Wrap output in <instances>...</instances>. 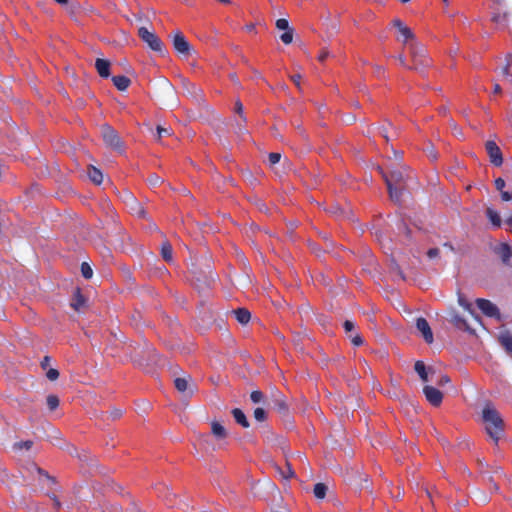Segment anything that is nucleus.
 <instances>
[{
  "instance_id": "nucleus-1",
  "label": "nucleus",
  "mask_w": 512,
  "mask_h": 512,
  "mask_svg": "<svg viewBox=\"0 0 512 512\" xmlns=\"http://www.w3.org/2000/svg\"><path fill=\"white\" fill-rule=\"evenodd\" d=\"M482 417L488 435L497 442L503 433V420L500 414L493 406L486 405Z\"/></svg>"
},
{
  "instance_id": "nucleus-2",
  "label": "nucleus",
  "mask_w": 512,
  "mask_h": 512,
  "mask_svg": "<svg viewBox=\"0 0 512 512\" xmlns=\"http://www.w3.org/2000/svg\"><path fill=\"white\" fill-rule=\"evenodd\" d=\"M378 169L385 180L390 198L393 201L398 202L400 200L401 190L405 182L406 174L401 170H392L389 173H386L381 168Z\"/></svg>"
},
{
  "instance_id": "nucleus-3",
  "label": "nucleus",
  "mask_w": 512,
  "mask_h": 512,
  "mask_svg": "<svg viewBox=\"0 0 512 512\" xmlns=\"http://www.w3.org/2000/svg\"><path fill=\"white\" fill-rule=\"evenodd\" d=\"M409 51L413 62L411 69L423 73L431 64V59L427 56L425 48L418 42H410Z\"/></svg>"
},
{
  "instance_id": "nucleus-4",
  "label": "nucleus",
  "mask_w": 512,
  "mask_h": 512,
  "mask_svg": "<svg viewBox=\"0 0 512 512\" xmlns=\"http://www.w3.org/2000/svg\"><path fill=\"white\" fill-rule=\"evenodd\" d=\"M101 135L105 144L114 150L123 151L122 140L115 129L109 125H103L101 127Z\"/></svg>"
},
{
  "instance_id": "nucleus-5",
  "label": "nucleus",
  "mask_w": 512,
  "mask_h": 512,
  "mask_svg": "<svg viewBox=\"0 0 512 512\" xmlns=\"http://www.w3.org/2000/svg\"><path fill=\"white\" fill-rule=\"evenodd\" d=\"M139 37L147 43V45L156 52L163 51V43L161 39L153 32L149 31L145 27H141L138 30Z\"/></svg>"
},
{
  "instance_id": "nucleus-6",
  "label": "nucleus",
  "mask_w": 512,
  "mask_h": 512,
  "mask_svg": "<svg viewBox=\"0 0 512 512\" xmlns=\"http://www.w3.org/2000/svg\"><path fill=\"white\" fill-rule=\"evenodd\" d=\"M476 305L486 316L501 321V314L498 307L490 300L478 298L476 299Z\"/></svg>"
},
{
  "instance_id": "nucleus-7",
  "label": "nucleus",
  "mask_w": 512,
  "mask_h": 512,
  "mask_svg": "<svg viewBox=\"0 0 512 512\" xmlns=\"http://www.w3.org/2000/svg\"><path fill=\"white\" fill-rule=\"evenodd\" d=\"M392 26L398 30L399 36L397 37L398 41H402L404 44H409V41L414 42V33L412 30L404 24L403 21L396 18L391 22Z\"/></svg>"
},
{
  "instance_id": "nucleus-8",
  "label": "nucleus",
  "mask_w": 512,
  "mask_h": 512,
  "mask_svg": "<svg viewBox=\"0 0 512 512\" xmlns=\"http://www.w3.org/2000/svg\"><path fill=\"white\" fill-rule=\"evenodd\" d=\"M485 147L491 163L497 167L501 166L503 157L499 146L494 141H487Z\"/></svg>"
},
{
  "instance_id": "nucleus-9",
  "label": "nucleus",
  "mask_w": 512,
  "mask_h": 512,
  "mask_svg": "<svg viewBox=\"0 0 512 512\" xmlns=\"http://www.w3.org/2000/svg\"><path fill=\"white\" fill-rule=\"evenodd\" d=\"M171 37L175 50L180 54L187 55L190 50V44L183 33L176 31Z\"/></svg>"
},
{
  "instance_id": "nucleus-10",
  "label": "nucleus",
  "mask_w": 512,
  "mask_h": 512,
  "mask_svg": "<svg viewBox=\"0 0 512 512\" xmlns=\"http://www.w3.org/2000/svg\"><path fill=\"white\" fill-rule=\"evenodd\" d=\"M423 393L427 401L433 406H439L442 403L443 394L437 388L426 385L423 388Z\"/></svg>"
},
{
  "instance_id": "nucleus-11",
  "label": "nucleus",
  "mask_w": 512,
  "mask_h": 512,
  "mask_svg": "<svg viewBox=\"0 0 512 512\" xmlns=\"http://www.w3.org/2000/svg\"><path fill=\"white\" fill-rule=\"evenodd\" d=\"M416 328L421 333L422 337L424 338L426 343H432L433 342V333L430 328L429 323L427 320L423 317H419L416 320Z\"/></svg>"
},
{
  "instance_id": "nucleus-12",
  "label": "nucleus",
  "mask_w": 512,
  "mask_h": 512,
  "mask_svg": "<svg viewBox=\"0 0 512 512\" xmlns=\"http://www.w3.org/2000/svg\"><path fill=\"white\" fill-rule=\"evenodd\" d=\"M495 253L499 255L504 265L510 266L512 250L509 244L501 243L499 246L495 248Z\"/></svg>"
},
{
  "instance_id": "nucleus-13",
  "label": "nucleus",
  "mask_w": 512,
  "mask_h": 512,
  "mask_svg": "<svg viewBox=\"0 0 512 512\" xmlns=\"http://www.w3.org/2000/svg\"><path fill=\"white\" fill-rule=\"evenodd\" d=\"M498 339L505 351L512 356V333L509 330L502 331Z\"/></svg>"
},
{
  "instance_id": "nucleus-14",
  "label": "nucleus",
  "mask_w": 512,
  "mask_h": 512,
  "mask_svg": "<svg viewBox=\"0 0 512 512\" xmlns=\"http://www.w3.org/2000/svg\"><path fill=\"white\" fill-rule=\"evenodd\" d=\"M95 68L101 77H103V78L109 77L110 62L108 60L98 58L95 62Z\"/></svg>"
},
{
  "instance_id": "nucleus-15",
  "label": "nucleus",
  "mask_w": 512,
  "mask_h": 512,
  "mask_svg": "<svg viewBox=\"0 0 512 512\" xmlns=\"http://www.w3.org/2000/svg\"><path fill=\"white\" fill-rule=\"evenodd\" d=\"M112 81L116 88L120 91H125L131 83L130 79L124 75L114 76Z\"/></svg>"
},
{
  "instance_id": "nucleus-16",
  "label": "nucleus",
  "mask_w": 512,
  "mask_h": 512,
  "mask_svg": "<svg viewBox=\"0 0 512 512\" xmlns=\"http://www.w3.org/2000/svg\"><path fill=\"white\" fill-rule=\"evenodd\" d=\"M486 216L490 220L491 224L495 228L501 227L502 221L499 213L494 210L493 208H487L486 209Z\"/></svg>"
},
{
  "instance_id": "nucleus-17",
  "label": "nucleus",
  "mask_w": 512,
  "mask_h": 512,
  "mask_svg": "<svg viewBox=\"0 0 512 512\" xmlns=\"http://www.w3.org/2000/svg\"><path fill=\"white\" fill-rule=\"evenodd\" d=\"M211 432L217 439H224L227 436L225 427L217 421L211 423Z\"/></svg>"
},
{
  "instance_id": "nucleus-18",
  "label": "nucleus",
  "mask_w": 512,
  "mask_h": 512,
  "mask_svg": "<svg viewBox=\"0 0 512 512\" xmlns=\"http://www.w3.org/2000/svg\"><path fill=\"white\" fill-rule=\"evenodd\" d=\"M232 415H233V417H234L235 421H236L239 425H241V426H242V427H244V428H248V427H249V422H248V420H247V418H246V416H245L244 412H243L241 409H239V408H234V409L232 410Z\"/></svg>"
},
{
  "instance_id": "nucleus-19",
  "label": "nucleus",
  "mask_w": 512,
  "mask_h": 512,
  "mask_svg": "<svg viewBox=\"0 0 512 512\" xmlns=\"http://www.w3.org/2000/svg\"><path fill=\"white\" fill-rule=\"evenodd\" d=\"M237 321L241 324H247L251 318L250 312L245 308H239L233 311Z\"/></svg>"
},
{
  "instance_id": "nucleus-20",
  "label": "nucleus",
  "mask_w": 512,
  "mask_h": 512,
  "mask_svg": "<svg viewBox=\"0 0 512 512\" xmlns=\"http://www.w3.org/2000/svg\"><path fill=\"white\" fill-rule=\"evenodd\" d=\"M88 176H89V179L97 185L101 184L103 181L102 172L99 169L95 168L94 166H89Z\"/></svg>"
},
{
  "instance_id": "nucleus-21",
  "label": "nucleus",
  "mask_w": 512,
  "mask_h": 512,
  "mask_svg": "<svg viewBox=\"0 0 512 512\" xmlns=\"http://www.w3.org/2000/svg\"><path fill=\"white\" fill-rule=\"evenodd\" d=\"M84 304H85V298L80 293V290L77 289L73 296L71 306L74 310L79 311L84 306Z\"/></svg>"
},
{
  "instance_id": "nucleus-22",
  "label": "nucleus",
  "mask_w": 512,
  "mask_h": 512,
  "mask_svg": "<svg viewBox=\"0 0 512 512\" xmlns=\"http://www.w3.org/2000/svg\"><path fill=\"white\" fill-rule=\"evenodd\" d=\"M415 371L419 375L422 381L427 382L428 381V372L426 370V366L422 361H417L415 363Z\"/></svg>"
},
{
  "instance_id": "nucleus-23",
  "label": "nucleus",
  "mask_w": 512,
  "mask_h": 512,
  "mask_svg": "<svg viewBox=\"0 0 512 512\" xmlns=\"http://www.w3.org/2000/svg\"><path fill=\"white\" fill-rule=\"evenodd\" d=\"M502 74L506 80L512 83V54L507 57V64L502 69Z\"/></svg>"
},
{
  "instance_id": "nucleus-24",
  "label": "nucleus",
  "mask_w": 512,
  "mask_h": 512,
  "mask_svg": "<svg viewBox=\"0 0 512 512\" xmlns=\"http://www.w3.org/2000/svg\"><path fill=\"white\" fill-rule=\"evenodd\" d=\"M451 322L459 329H468L466 320L459 314H453L451 317Z\"/></svg>"
},
{
  "instance_id": "nucleus-25",
  "label": "nucleus",
  "mask_w": 512,
  "mask_h": 512,
  "mask_svg": "<svg viewBox=\"0 0 512 512\" xmlns=\"http://www.w3.org/2000/svg\"><path fill=\"white\" fill-rule=\"evenodd\" d=\"M161 255L166 262H172V246L169 243H164L162 245Z\"/></svg>"
},
{
  "instance_id": "nucleus-26",
  "label": "nucleus",
  "mask_w": 512,
  "mask_h": 512,
  "mask_svg": "<svg viewBox=\"0 0 512 512\" xmlns=\"http://www.w3.org/2000/svg\"><path fill=\"white\" fill-rule=\"evenodd\" d=\"M313 492L316 498L323 499L326 496L327 486L323 483H317L314 486Z\"/></svg>"
},
{
  "instance_id": "nucleus-27",
  "label": "nucleus",
  "mask_w": 512,
  "mask_h": 512,
  "mask_svg": "<svg viewBox=\"0 0 512 512\" xmlns=\"http://www.w3.org/2000/svg\"><path fill=\"white\" fill-rule=\"evenodd\" d=\"M492 21L501 27H505L507 25V14L494 13L492 16Z\"/></svg>"
},
{
  "instance_id": "nucleus-28",
  "label": "nucleus",
  "mask_w": 512,
  "mask_h": 512,
  "mask_svg": "<svg viewBox=\"0 0 512 512\" xmlns=\"http://www.w3.org/2000/svg\"><path fill=\"white\" fill-rule=\"evenodd\" d=\"M33 446V442L31 440L20 441L13 444L14 451H20L22 449L29 450Z\"/></svg>"
},
{
  "instance_id": "nucleus-29",
  "label": "nucleus",
  "mask_w": 512,
  "mask_h": 512,
  "mask_svg": "<svg viewBox=\"0 0 512 512\" xmlns=\"http://www.w3.org/2000/svg\"><path fill=\"white\" fill-rule=\"evenodd\" d=\"M174 383H175V387L180 392H185L188 389V381L186 378H181V377L176 378L174 380Z\"/></svg>"
},
{
  "instance_id": "nucleus-30",
  "label": "nucleus",
  "mask_w": 512,
  "mask_h": 512,
  "mask_svg": "<svg viewBox=\"0 0 512 512\" xmlns=\"http://www.w3.org/2000/svg\"><path fill=\"white\" fill-rule=\"evenodd\" d=\"M81 273L85 279H90L93 275V270L87 262L81 264Z\"/></svg>"
},
{
  "instance_id": "nucleus-31",
  "label": "nucleus",
  "mask_w": 512,
  "mask_h": 512,
  "mask_svg": "<svg viewBox=\"0 0 512 512\" xmlns=\"http://www.w3.org/2000/svg\"><path fill=\"white\" fill-rule=\"evenodd\" d=\"M264 398V394L259 390L253 391L250 395L251 401L255 404L262 403L264 401Z\"/></svg>"
},
{
  "instance_id": "nucleus-32",
  "label": "nucleus",
  "mask_w": 512,
  "mask_h": 512,
  "mask_svg": "<svg viewBox=\"0 0 512 512\" xmlns=\"http://www.w3.org/2000/svg\"><path fill=\"white\" fill-rule=\"evenodd\" d=\"M47 406L48 408L53 411L59 406V399L55 395H49L47 397Z\"/></svg>"
},
{
  "instance_id": "nucleus-33",
  "label": "nucleus",
  "mask_w": 512,
  "mask_h": 512,
  "mask_svg": "<svg viewBox=\"0 0 512 512\" xmlns=\"http://www.w3.org/2000/svg\"><path fill=\"white\" fill-rule=\"evenodd\" d=\"M33 469L40 475V476H43L45 477L49 482H51L52 484H55V478L50 476L46 471H44L43 469H41L40 467H38L37 465H33Z\"/></svg>"
},
{
  "instance_id": "nucleus-34",
  "label": "nucleus",
  "mask_w": 512,
  "mask_h": 512,
  "mask_svg": "<svg viewBox=\"0 0 512 512\" xmlns=\"http://www.w3.org/2000/svg\"><path fill=\"white\" fill-rule=\"evenodd\" d=\"M280 39L285 44H290L293 40V30L290 28L285 30V32L280 36Z\"/></svg>"
},
{
  "instance_id": "nucleus-35",
  "label": "nucleus",
  "mask_w": 512,
  "mask_h": 512,
  "mask_svg": "<svg viewBox=\"0 0 512 512\" xmlns=\"http://www.w3.org/2000/svg\"><path fill=\"white\" fill-rule=\"evenodd\" d=\"M274 406L281 413H285L288 410V406L283 399H276L274 401Z\"/></svg>"
},
{
  "instance_id": "nucleus-36",
  "label": "nucleus",
  "mask_w": 512,
  "mask_h": 512,
  "mask_svg": "<svg viewBox=\"0 0 512 512\" xmlns=\"http://www.w3.org/2000/svg\"><path fill=\"white\" fill-rule=\"evenodd\" d=\"M254 418L259 421V422H262L266 419V412L263 408H256L254 410Z\"/></svg>"
},
{
  "instance_id": "nucleus-37",
  "label": "nucleus",
  "mask_w": 512,
  "mask_h": 512,
  "mask_svg": "<svg viewBox=\"0 0 512 512\" xmlns=\"http://www.w3.org/2000/svg\"><path fill=\"white\" fill-rule=\"evenodd\" d=\"M348 337L350 338L352 344L355 345V346H360L363 343L362 337L359 334H357V333L350 334V335H348Z\"/></svg>"
},
{
  "instance_id": "nucleus-38",
  "label": "nucleus",
  "mask_w": 512,
  "mask_h": 512,
  "mask_svg": "<svg viewBox=\"0 0 512 512\" xmlns=\"http://www.w3.org/2000/svg\"><path fill=\"white\" fill-rule=\"evenodd\" d=\"M276 27L280 30H288L290 29L289 27V22L284 19V18H280L276 21Z\"/></svg>"
},
{
  "instance_id": "nucleus-39",
  "label": "nucleus",
  "mask_w": 512,
  "mask_h": 512,
  "mask_svg": "<svg viewBox=\"0 0 512 512\" xmlns=\"http://www.w3.org/2000/svg\"><path fill=\"white\" fill-rule=\"evenodd\" d=\"M268 158H269L270 164L274 165V164H277L280 161L281 154L280 153L272 152V153L269 154Z\"/></svg>"
},
{
  "instance_id": "nucleus-40",
  "label": "nucleus",
  "mask_w": 512,
  "mask_h": 512,
  "mask_svg": "<svg viewBox=\"0 0 512 512\" xmlns=\"http://www.w3.org/2000/svg\"><path fill=\"white\" fill-rule=\"evenodd\" d=\"M344 326V329H345V332L350 335V334H353V331H354V328H355V325L352 321H349V320H346L343 324Z\"/></svg>"
},
{
  "instance_id": "nucleus-41",
  "label": "nucleus",
  "mask_w": 512,
  "mask_h": 512,
  "mask_svg": "<svg viewBox=\"0 0 512 512\" xmlns=\"http://www.w3.org/2000/svg\"><path fill=\"white\" fill-rule=\"evenodd\" d=\"M46 376L49 380L54 381L59 377V372L56 369H49L46 373Z\"/></svg>"
},
{
  "instance_id": "nucleus-42",
  "label": "nucleus",
  "mask_w": 512,
  "mask_h": 512,
  "mask_svg": "<svg viewBox=\"0 0 512 512\" xmlns=\"http://www.w3.org/2000/svg\"><path fill=\"white\" fill-rule=\"evenodd\" d=\"M148 182L151 186H157L159 183L162 182V179L159 176L153 174L149 176Z\"/></svg>"
},
{
  "instance_id": "nucleus-43",
  "label": "nucleus",
  "mask_w": 512,
  "mask_h": 512,
  "mask_svg": "<svg viewBox=\"0 0 512 512\" xmlns=\"http://www.w3.org/2000/svg\"><path fill=\"white\" fill-rule=\"evenodd\" d=\"M157 135H158V138L170 135V130L168 128L157 126Z\"/></svg>"
},
{
  "instance_id": "nucleus-44",
  "label": "nucleus",
  "mask_w": 512,
  "mask_h": 512,
  "mask_svg": "<svg viewBox=\"0 0 512 512\" xmlns=\"http://www.w3.org/2000/svg\"><path fill=\"white\" fill-rule=\"evenodd\" d=\"M504 187H505V181H504V179H502V178H497V179L495 180V188H496L497 190H499V191H503Z\"/></svg>"
},
{
  "instance_id": "nucleus-45",
  "label": "nucleus",
  "mask_w": 512,
  "mask_h": 512,
  "mask_svg": "<svg viewBox=\"0 0 512 512\" xmlns=\"http://www.w3.org/2000/svg\"><path fill=\"white\" fill-rule=\"evenodd\" d=\"M397 59H398V61H399V64H400L402 67H405V68H409V69H411V67L407 65L406 57H405L403 54H399V55L397 56Z\"/></svg>"
},
{
  "instance_id": "nucleus-46",
  "label": "nucleus",
  "mask_w": 512,
  "mask_h": 512,
  "mask_svg": "<svg viewBox=\"0 0 512 512\" xmlns=\"http://www.w3.org/2000/svg\"><path fill=\"white\" fill-rule=\"evenodd\" d=\"M439 249L438 248H431L428 250L427 252V256L430 258V259H433L435 257H437L439 255Z\"/></svg>"
},
{
  "instance_id": "nucleus-47",
  "label": "nucleus",
  "mask_w": 512,
  "mask_h": 512,
  "mask_svg": "<svg viewBox=\"0 0 512 512\" xmlns=\"http://www.w3.org/2000/svg\"><path fill=\"white\" fill-rule=\"evenodd\" d=\"M501 198L503 201H510L512 199V194L508 191H501Z\"/></svg>"
},
{
  "instance_id": "nucleus-48",
  "label": "nucleus",
  "mask_w": 512,
  "mask_h": 512,
  "mask_svg": "<svg viewBox=\"0 0 512 512\" xmlns=\"http://www.w3.org/2000/svg\"><path fill=\"white\" fill-rule=\"evenodd\" d=\"M458 302L465 309H467V310L470 309V304L462 296H459Z\"/></svg>"
},
{
  "instance_id": "nucleus-49",
  "label": "nucleus",
  "mask_w": 512,
  "mask_h": 512,
  "mask_svg": "<svg viewBox=\"0 0 512 512\" xmlns=\"http://www.w3.org/2000/svg\"><path fill=\"white\" fill-rule=\"evenodd\" d=\"M450 382V378L449 376L447 375H442L439 379V381L437 382L439 385H444L446 383H449Z\"/></svg>"
},
{
  "instance_id": "nucleus-50",
  "label": "nucleus",
  "mask_w": 512,
  "mask_h": 512,
  "mask_svg": "<svg viewBox=\"0 0 512 512\" xmlns=\"http://www.w3.org/2000/svg\"><path fill=\"white\" fill-rule=\"evenodd\" d=\"M291 80L297 85H300L301 75L300 74H294L291 76Z\"/></svg>"
},
{
  "instance_id": "nucleus-51",
  "label": "nucleus",
  "mask_w": 512,
  "mask_h": 512,
  "mask_svg": "<svg viewBox=\"0 0 512 512\" xmlns=\"http://www.w3.org/2000/svg\"><path fill=\"white\" fill-rule=\"evenodd\" d=\"M50 358L48 356H45L43 360L41 361V366L43 369H45L49 364Z\"/></svg>"
},
{
  "instance_id": "nucleus-52",
  "label": "nucleus",
  "mask_w": 512,
  "mask_h": 512,
  "mask_svg": "<svg viewBox=\"0 0 512 512\" xmlns=\"http://www.w3.org/2000/svg\"><path fill=\"white\" fill-rule=\"evenodd\" d=\"M236 111H237V113L242 114V112H243V105H242V103H240V102L236 103Z\"/></svg>"
},
{
  "instance_id": "nucleus-53",
  "label": "nucleus",
  "mask_w": 512,
  "mask_h": 512,
  "mask_svg": "<svg viewBox=\"0 0 512 512\" xmlns=\"http://www.w3.org/2000/svg\"><path fill=\"white\" fill-rule=\"evenodd\" d=\"M380 133L386 140H388L387 130L385 127L381 129Z\"/></svg>"
},
{
  "instance_id": "nucleus-54",
  "label": "nucleus",
  "mask_w": 512,
  "mask_h": 512,
  "mask_svg": "<svg viewBox=\"0 0 512 512\" xmlns=\"http://www.w3.org/2000/svg\"><path fill=\"white\" fill-rule=\"evenodd\" d=\"M56 3L62 5V6H66L68 5V0H54Z\"/></svg>"
},
{
  "instance_id": "nucleus-55",
  "label": "nucleus",
  "mask_w": 512,
  "mask_h": 512,
  "mask_svg": "<svg viewBox=\"0 0 512 512\" xmlns=\"http://www.w3.org/2000/svg\"><path fill=\"white\" fill-rule=\"evenodd\" d=\"M501 92V86L499 84L494 85V93L498 94Z\"/></svg>"
},
{
  "instance_id": "nucleus-56",
  "label": "nucleus",
  "mask_w": 512,
  "mask_h": 512,
  "mask_svg": "<svg viewBox=\"0 0 512 512\" xmlns=\"http://www.w3.org/2000/svg\"><path fill=\"white\" fill-rule=\"evenodd\" d=\"M51 498H52V500L54 501L55 506H56L57 508H59V507H60V502H59V500L57 499V497H56L55 495H53Z\"/></svg>"
},
{
  "instance_id": "nucleus-57",
  "label": "nucleus",
  "mask_w": 512,
  "mask_h": 512,
  "mask_svg": "<svg viewBox=\"0 0 512 512\" xmlns=\"http://www.w3.org/2000/svg\"><path fill=\"white\" fill-rule=\"evenodd\" d=\"M506 223L512 228V214L507 218Z\"/></svg>"
},
{
  "instance_id": "nucleus-58",
  "label": "nucleus",
  "mask_w": 512,
  "mask_h": 512,
  "mask_svg": "<svg viewBox=\"0 0 512 512\" xmlns=\"http://www.w3.org/2000/svg\"><path fill=\"white\" fill-rule=\"evenodd\" d=\"M287 470L289 471V477L294 476V471L291 469L289 465H287Z\"/></svg>"
},
{
  "instance_id": "nucleus-59",
  "label": "nucleus",
  "mask_w": 512,
  "mask_h": 512,
  "mask_svg": "<svg viewBox=\"0 0 512 512\" xmlns=\"http://www.w3.org/2000/svg\"><path fill=\"white\" fill-rule=\"evenodd\" d=\"M327 54L326 53H323L319 56V60L320 61H323L325 58H326Z\"/></svg>"
},
{
  "instance_id": "nucleus-60",
  "label": "nucleus",
  "mask_w": 512,
  "mask_h": 512,
  "mask_svg": "<svg viewBox=\"0 0 512 512\" xmlns=\"http://www.w3.org/2000/svg\"><path fill=\"white\" fill-rule=\"evenodd\" d=\"M144 214L145 212L142 209L138 212L139 217H144Z\"/></svg>"
},
{
  "instance_id": "nucleus-61",
  "label": "nucleus",
  "mask_w": 512,
  "mask_h": 512,
  "mask_svg": "<svg viewBox=\"0 0 512 512\" xmlns=\"http://www.w3.org/2000/svg\"><path fill=\"white\" fill-rule=\"evenodd\" d=\"M402 3H407L409 2L410 0H400Z\"/></svg>"
},
{
  "instance_id": "nucleus-62",
  "label": "nucleus",
  "mask_w": 512,
  "mask_h": 512,
  "mask_svg": "<svg viewBox=\"0 0 512 512\" xmlns=\"http://www.w3.org/2000/svg\"><path fill=\"white\" fill-rule=\"evenodd\" d=\"M502 0H497V3L500 4Z\"/></svg>"
},
{
  "instance_id": "nucleus-63",
  "label": "nucleus",
  "mask_w": 512,
  "mask_h": 512,
  "mask_svg": "<svg viewBox=\"0 0 512 512\" xmlns=\"http://www.w3.org/2000/svg\"><path fill=\"white\" fill-rule=\"evenodd\" d=\"M443 2L448 3V0H443Z\"/></svg>"
}]
</instances>
